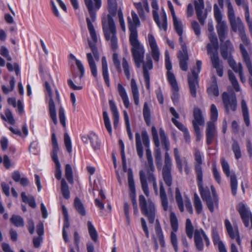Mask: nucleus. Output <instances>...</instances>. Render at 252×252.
I'll use <instances>...</instances> for the list:
<instances>
[{
  "instance_id": "7",
  "label": "nucleus",
  "mask_w": 252,
  "mask_h": 252,
  "mask_svg": "<svg viewBox=\"0 0 252 252\" xmlns=\"http://www.w3.org/2000/svg\"><path fill=\"white\" fill-rule=\"evenodd\" d=\"M215 19L217 22L216 30L220 42H223L228 34V26L226 22L222 20V15L218 5H214Z\"/></svg>"
},
{
  "instance_id": "2",
  "label": "nucleus",
  "mask_w": 252,
  "mask_h": 252,
  "mask_svg": "<svg viewBox=\"0 0 252 252\" xmlns=\"http://www.w3.org/2000/svg\"><path fill=\"white\" fill-rule=\"evenodd\" d=\"M117 0H108L109 14L102 19V29L105 39L109 42L112 49L115 51L118 48V39L115 24L113 17L117 11Z\"/></svg>"
},
{
  "instance_id": "37",
  "label": "nucleus",
  "mask_w": 252,
  "mask_h": 252,
  "mask_svg": "<svg viewBox=\"0 0 252 252\" xmlns=\"http://www.w3.org/2000/svg\"><path fill=\"white\" fill-rule=\"evenodd\" d=\"M159 132L161 145L165 150L166 152H168V151L169 150L170 147V144L168 138L166 136L164 131L162 128L159 129Z\"/></svg>"
},
{
  "instance_id": "38",
  "label": "nucleus",
  "mask_w": 252,
  "mask_h": 252,
  "mask_svg": "<svg viewBox=\"0 0 252 252\" xmlns=\"http://www.w3.org/2000/svg\"><path fill=\"white\" fill-rule=\"evenodd\" d=\"M160 16L162 20V23L160 22L159 20V17H158V22L156 23V24H157L159 29H163L164 31H166L167 28V20L166 14L163 8H161Z\"/></svg>"
},
{
  "instance_id": "9",
  "label": "nucleus",
  "mask_w": 252,
  "mask_h": 252,
  "mask_svg": "<svg viewBox=\"0 0 252 252\" xmlns=\"http://www.w3.org/2000/svg\"><path fill=\"white\" fill-rule=\"evenodd\" d=\"M227 16L231 30L233 32H238L239 34L245 31V26L241 18L235 16V11L231 2L228 4Z\"/></svg>"
},
{
  "instance_id": "41",
  "label": "nucleus",
  "mask_w": 252,
  "mask_h": 252,
  "mask_svg": "<svg viewBox=\"0 0 252 252\" xmlns=\"http://www.w3.org/2000/svg\"><path fill=\"white\" fill-rule=\"evenodd\" d=\"M74 206L78 213L82 216L86 215V211L83 204L78 197H75L74 201Z\"/></svg>"
},
{
  "instance_id": "31",
  "label": "nucleus",
  "mask_w": 252,
  "mask_h": 252,
  "mask_svg": "<svg viewBox=\"0 0 252 252\" xmlns=\"http://www.w3.org/2000/svg\"><path fill=\"white\" fill-rule=\"evenodd\" d=\"M109 105L110 109L112 112L113 114V125L114 127H117L118 123H119V112L117 109V108L112 100L109 101Z\"/></svg>"
},
{
  "instance_id": "62",
  "label": "nucleus",
  "mask_w": 252,
  "mask_h": 252,
  "mask_svg": "<svg viewBox=\"0 0 252 252\" xmlns=\"http://www.w3.org/2000/svg\"><path fill=\"white\" fill-rule=\"evenodd\" d=\"M151 6L153 9V15L154 21L156 23L158 22V6L157 0H152Z\"/></svg>"
},
{
  "instance_id": "33",
  "label": "nucleus",
  "mask_w": 252,
  "mask_h": 252,
  "mask_svg": "<svg viewBox=\"0 0 252 252\" xmlns=\"http://www.w3.org/2000/svg\"><path fill=\"white\" fill-rule=\"evenodd\" d=\"M207 92L210 96H219V91L215 77L212 78V83L211 86L208 88Z\"/></svg>"
},
{
  "instance_id": "1",
  "label": "nucleus",
  "mask_w": 252,
  "mask_h": 252,
  "mask_svg": "<svg viewBox=\"0 0 252 252\" xmlns=\"http://www.w3.org/2000/svg\"><path fill=\"white\" fill-rule=\"evenodd\" d=\"M131 18H127L128 29L130 31L129 40L132 46L131 51L135 65L137 67L139 68L144 59L145 50L138 39L137 28L140 24L139 18L134 11H131Z\"/></svg>"
},
{
  "instance_id": "35",
  "label": "nucleus",
  "mask_w": 252,
  "mask_h": 252,
  "mask_svg": "<svg viewBox=\"0 0 252 252\" xmlns=\"http://www.w3.org/2000/svg\"><path fill=\"white\" fill-rule=\"evenodd\" d=\"M155 231L159 241L160 246L162 247H164L165 246V242L164 240L163 234L159 222L158 220H156Z\"/></svg>"
},
{
  "instance_id": "49",
  "label": "nucleus",
  "mask_w": 252,
  "mask_h": 252,
  "mask_svg": "<svg viewBox=\"0 0 252 252\" xmlns=\"http://www.w3.org/2000/svg\"><path fill=\"white\" fill-rule=\"evenodd\" d=\"M61 191L63 196L65 199H68L70 198L69 187L64 179H62L61 180Z\"/></svg>"
},
{
  "instance_id": "14",
  "label": "nucleus",
  "mask_w": 252,
  "mask_h": 252,
  "mask_svg": "<svg viewBox=\"0 0 252 252\" xmlns=\"http://www.w3.org/2000/svg\"><path fill=\"white\" fill-rule=\"evenodd\" d=\"M180 44L182 50L179 51L178 55L180 67L182 70L187 71L188 69V61L189 60V56L186 43L182 40V38L180 39Z\"/></svg>"
},
{
  "instance_id": "16",
  "label": "nucleus",
  "mask_w": 252,
  "mask_h": 252,
  "mask_svg": "<svg viewBox=\"0 0 252 252\" xmlns=\"http://www.w3.org/2000/svg\"><path fill=\"white\" fill-rule=\"evenodd\" d=\"M174 156L177 168L181 173L183 172V168L184 166L185 171L188 173V161L185 158H182L178 148L174 149Z\"/></svg>"
},
{
  "instance_id": "23",
  "label": "nucleus",
  "mask_w": 252,
  "mask_h": 252,
  "mask_svg": "<svg viewBox=\"0 0 252 252\" xmlns=\"http://www.w3.org/2000/svg\"><path fill=\"white\" fill-rule=\"evenodd\" d=\"M193 113L194 119L192 123L193 128L199 127V126L204 125L205 121L201 109L197 107L194 108Z\"/></svg>"
},
{
  "instance_id": "50",
  "label": "nucleus",
  "mask_w": 252,
  "mask_h": 252,
  "mask_svg": "<svg viewBox=\"0 0 252 252\" xmlns=\"http://www.w3.org/2000/svg\"><path fill=\"white\" fill-rule=\"evenodd\" d=\"M228 75L230 81L231 82L232 85L234 88V89L236 92H239L240 91V87H239L238 81L235 77L234 73L230 70L228 71Z\"/></svg>"
},
{
  "instance_id": "47",
  "label": "nucleus",
  "mask_w": 252,
  "mask_h": 252,
  "mask_svg": "<svg viewBox=\"0 0 252 252\" xmlns=\"http://www.w3.org/2000/svg\"><path fill=\"white\" fill-rule=\"evenodd\" d=\"M10 221L16 227H23L24 226V220L19 215H13L10 219Z\"/></svg>"
},
{
  "instance_id": "26",
  "label": "nucleus",
  "mask_w": 252,
  "mask_h": 252,
  "mask_svg": "<svg viewBox=\"0 0 252 252\" xmlns=\"http://www.w3.org/2000/svg\"><path fill=\"white\" fill-rule=\"evenodd\" d=\"M130 86L134 102L136 105H138L139 93L136 81L133 78L131 80Z\"/></svg>"
},
{
  "instance_id": "10",
  "label": "nucleus",
  "mask_w": 252,
  "mask_h": 252,
  "mask_svg": "<svg viewBox=\"0 0 252 252\" xmlns=\"http://www.w3.org/2000/svg\"><path fill=\"white\" fill-rule=\"evenodd\" d=\"M218 48V46H216L212 43H208L207 46V53L210 56L212 66L216 69L217 74L222 77L223 74V65L219 58Z\"/></svg>"
},
{
  "instance_id": "40",
  "label": "nucleus",
  "mask_w": 252,
  "mask_h": 252,
  "mask_svg": "<svg viewBox=\"0 0 252 252\" xmlns=\"http://www.w3.org/2000/svg\"><path fill=\"white\" fill-rule=\"evenodd\" d=\"M140 180L143 192L146 196L149 195V189L144 172L141 170L139 172Z\"/></svg>"
},
{
  "instance_id": "43",
  "label": "nucleus",
  "mask_w": 252,
  "mask_h": 252,
  "mask_svg": "<svg viewBox=\"0 0 252 252\" xmlns=\"http://www.w3.org/2000/svg\"><path fill=\"white\" fill-rule=\"evenodd\" d=\"M135 140L137 155L140 158H142L143 156V149L141 141V136L139 133L135 134Z\"/></svg>"
},
{
  "instance_id": "58",
  "label": "nucleus",
  "mask_w": 252,
  "mask_h": 252,
  "mask_svg": "<svg viewBox=\"0 0 252 252\" xmlns=\"http://www.w3.org/2000/svg\"><path fill=\"white\" fill-rule=\"evenodd\" d=\"M52 143L53 145V150L52 152V157L58 156L59 152V147L57 142V140L55 133L52 134Z\"/></svg>"
},
{
  "instance_id": "53",
  "label": "nucleus",
  "mask_w": 252,
  "mask_h": 252,
  "mask_svg": "<svg viewBox=\"0 0 252 252\" xmlns=\"http://www.w3.org/2000/svg\"><path fill=\"white\" fill-rule=\"evenodd\" d=\"M143 117L144 120L148 126L151 124L150 110L149 108L147 102H145L143 110Z\"/></svg>"
},
{
  "instance_id": "60",
  "label": "nucleus",
  "mask_w": 252,
  "mask_h": 252,
  "mask_svg": "<svg viewBox=\"0 0 252 252\" xmlns=\"http://www.w3.org/2000/svg\"><path fill=\"white\" fill-rule=\"evenodd\" d=\"M70 226V223L69 221V217L64 218L63 225V237L65 243L68 242V236L66 229L68 228Z\"/></svg>"
},
{
  "instance_id": "45",
  "label": "nucleus",
  "mask_w": 252,
  "mask_h": 252,
  "mask_svg": "<svg viewBox=\"0 0 252 252\" xmlns=\"http://www.w3.org/2000/svg\"><path fill=\"white\" fill-rule=\"evenodd\" d=\"M87 226L88 229L89 233L93 241L96 242L97 241L98 234L94 226L90 221H88Z\"/></svg>"
},
{
  "instance_id": "19",
  "label": "nucleus",
  "mask_w": 252,
  "mask_h": 252,
  "mask_svg": "<svg viewBox=\"0 0 252 252\" xmlns=\"http://www.w3.org/2000/svg\"><path fill=\"white\" fill-rule=\"evenodd\" d=\"M206 135V143L208 145H210L212 143L213 140L217 136L215 125L213 122H209L207 123Z\"/></svg>"
},
{
  "instance_id": "51",
  "label": "nucleus",
  "mask_w": 252,
  "mask_h": 252,
  "mask_svg": "<svg viewBox=\"0 0 252 252\" xmlns=\"http://www.w3.org/2000/svg\"><path fill=\"white\" fill-rule=\"evenodd\" d=\"M21 197L22 201L28 203L31 207L34 208L36 207L35 200L32 196H27L25 192H22Z\"/></svg>"
},
{
  "instance_id": "24",
  "label": "nucleus",
  "mask_w": 252,
  "mask_h": 252,
  "mask_svg": "<svg viewBox=\"0 0 252 252\" xmlns=\"http://www.w3.org/2000/svg\"><path fill=\"white\" fill-rule=\"evenodd\" d=\"M165 67L167 69V78L168 82L176 80L174 73L171 71L172 66L170 61L168 52L166 51L165 53Z\"/></svg>"
},
{
  "instance_id": "12",
  "label": "nucleus",
  "mask_w": 252,
  "mask_h": 252,
  "mask_svg": "<svg viewBox=\"0 0 252 252\" xmlns=\"http://www.w3.org/2000/svg\"><path fill=\"white\" fill-rule=\"evenodd\" d=\"M44 87L45 88L47 96L49 98L48 105L50 116L54 124L56 125L58 124V121L57 118L55 105L53 99V94L52 89L49 83L47 81H46L44 83Z\"/></svg>"
},
{
  "instance_id": "22",
  "label": "nucleus",
  "mask_w": 252,
  "mask_h": 252,
  "mask_svg": "<svg viewBox=\"0 0 252 252\" xmlns=\"http://www.w3.org/2000/svg\"><path fill=\"white\" fill-rule=\"evenodd\" d=\"M234 51L233 44L229 40L224 42L220 47V54L223 59H226L229 56H232L231 54Z\"/></svg>"
},
{
  "instance_id": "59",
  "label": "nucleus",
  "mask_w": 252,
  "mask_h": 252,
  "mask_svg": "<svg viewBox=\"0 0 252 252\" xmlns=\"http://www.w3.org/2000/svg\"><path fill=\"white\" fill-rule=\"evenodd\" d=\"M170 220L172 231L177 232L178 229V222L175 213L173 212L170 213Z\"/></svg>"
},
{
  "instance_id": "25",
  "label": "nucleus",
  "mask_w": 252,
  "mask_h": 252,
  "mask_svg": "<svg viewBox=\"0 0 252 252\" xmlns=\"http://www.w3.org/2000/svg\"><path fill=\"white\" fill-rule=\"evenodd\" d=\"M159 194L162 207L165 211H167L168 210V202L165 190L162 182L160 183Z\"/></svg>"
},
{
  "instance_id": "30",
  "label": "nucleus",
  "mask_w": 252,
  "mask_h": 252,
  "mask_svg": "<svg viewBox=\"0 0 252 252\" xmlns=\"http://www.w3.org/2000/svg\"><path fill=\"white\" fill-rule=\"evenodd\" d=\"M102 75L104 81L108 86L110 85L109 74L108 71V65L105 57H103L101 59Z\"/></svg>"
},
{
  "instance_id": "8",
  "label": "nucleus",
  "mask_w": 252,
  "mask_h": 252,
  "mask_svg": "<svg viewBox=\"0 0 252 252\" xmlns=\"http://www.w3.org/2000/svg\"><path fill=\"white\" fill-rule=\"evenodd\" d=\"M196 67H193L191 69V74H188V83L189 91L191 95L193 97L196 96V91L199 87L198 76L200 72L202 67V62L197 60L196 63Z\"/></svg>"
},
{
  "instance_id": "34",
  "label": "nucleus",
  "mask_w": 252,
  "mask_h": 252,
  "mask_svg": "<svg viewBox=\"0 0 252 252\" xmlns=\"http://www.w3.org/2000/svg\"><path fill=\"white\" fill-rule=\"evenodd\" d=\"M87 58L92 75L94 77H96L97 75L96 66L94 60L93 56L92 53H89L87 54Z\"/></svg>"
},
{
  "instance_id": "3",
  "label": "nucleus",
  "mask_w": 252,
  "mask_h": 252,
  "mask_svg": "<svg viewBox=\"0 0 252 252\" xmlns=\"http://www.w3.org/2000/svg\"><path fill=\"white\" fill-rule=\"evenodd\" d=\"M84 0L91 18V20L89 18H86L88 29L93 41V42H92L90 40H89V45L90 48L91 49L94 58L97 61L99 60V56L95 45V43L97 41V38L92 22H94L95 20L96 11L101 7V0H93L94 3L92 0Z\"/></svg>"
},
{
  "instance_id": "55",
  "label": "nucleus",
  "mask_w": 252,
  "mask_h": 252,
  "mask_svg": "<svg viewBox=\"0 0 252 252\" xmlns=\"http://www.w3.org/2000/svg\"><path fill=\"white\" fill-rule=\"evenodd\" d=\"M52 158L56 165V171L55 176L58 180H60L62 177V173L61 167V164L58 159V156L52 157Z\"/></svg>"
},
{
  "instance_id": "39",
  "label": "nucleus",
  "mask_w": 252,
  "mask_h": 252,
  "mask_svg": "<svg viewBox=\"0 0 252 252\" xmlns=\"http://www.w3.org/2000/svg\"><path fill=\"white\" fill-rule=\"evenodd\" d=\"M241 107L243 112L244 121L247 126H249L250 124L249 119V114L248 108L246 101L243 99L241 101Z\"/></svg>"
},
{
  "instance_id": "28",
  "label": "nucleus",
  "mask_w": 252,
  "mask_h": 252,
  "mask_svg": "<svg viewBox=\"0 0 252 252\" xmlns=\"http://www.w3.org/2000/svg\"><path fill=\"white\" fill-rule=\"evenodd\" d=\"M143 63V76L149 75V70H151L153 67V62L150 55L147 54L146 56V61L142 62Z\"/></svg>"
},
{
  "instance_id": "27",
  "label": "nucleus",
  "mask_w": 252,
  "mask_h": 252,
  "mask_svg": "<svg viewBox=\"0 0 252 252\" xmlns=\"http://www.w3.org/2000/svg\"><path fill=\"white\" fill-rule=\"evenodd\" d=\"M118 90L124 105L126 108H128L129 105V101L125 88L121 84L119 83L118 84Z\"/></svg>"
},
{
  "instance_id": "21",
  "label": "nucleus",
  "mask_w": 252,
  "mask_h": 252,
  "mask_svg": "<svg viewBox=\"0 0 252 252\" xmlns=\"http://www.w3.org/2000/svg\"><path fill=\"white\" fill-rule=\"evenodd\" d=\"M195 9L200 23L203 25L205 23V20L207 17V14L203 13L204 9L203 0H197L194 2Z\"/></svg>"
},
{
  "instance_id": "4",
  "label": "nucleus",
  "mask_w": 252,
  "mask_h": 252,
  "mask_svg": "<svg viewBox=\"0 0 252 252\" xmlns=\"http://www.w3.org/2000/svg\"><path fill=\"white\" fill-rule=\"evenodd\" d=\"M201 173H199L197 177V185L199 191L202 199L206 202L207 207L210 212H213L214 210V206H218V200L217 195L215 191L214 187L211 186V190L213 195L212 198L210 196V193L208 188H204L203 183V176H201Z\"/></svg>"
},
{
  "instance_id": "6",
  "label": "nucleus",
  "mask_w": 252,
  "mask_h": 252,
  "mask_svg": "<svg viewBox=\"0 0 252 252\" xmlns=\"http://www.w3.org/2000/svg\"><path fill=\"white\" fill-rule=\"evenodd\" d=\"M139 206L141 213L146 216L150 223L153 224L155 220L156 209L154 203L151 200H147L143 195L139 196Z\"/></svg>"
},
{
  "instance_id": "13",
  "label": "nucleus",
  "mask_w": 252,
  "mask_h": 252,
  "mask_svg": "<svg viewBox=\"0 0 252 252\" xmlns=\"http://www.w3.org/2000/svg\"><path fill=\"white\" fill-rule=\"evenodd\" d=\"M152 135L153 137V142L156 149L155 151V157L156 159V165L157 168L160 169L162 166V159L161 151L159 148L160 142L158 138L157 130L155 126L152 127Z\"/></svg>"
},
{
  "instance_id": "61",
  "label": "nucleus",
  "mask_w": 252,
  "mask_h": 252,
  "mask_svg": "<svg viewBox=\"0 0 252 252\" xmlns=\"http://www.w3.org/2000/svg\"><path fill=\"white\" fill-rule=\"evenodd\" d=\"M186 232L190 239L192 238L193 233V227L189 219H188L186 222Z\"/></svg>"
},
{
  "instance_id": "32",
  "label": "nucleus",
  "mask_w": 252,
  "mask_h": 252,
  "mask_svg": "<svg viewBox=\"0 0 252 252\" xmlns=\"http://www.w3.org/2000/svg\"><path fill=\"white\" fill-rule=\"evenodd\" d=\"M172 88L173 92L172 95L171 96L173 101L175 103L177 102L179 98V88L177 84V80H174L169 82Z\"/></svg>"
},
{
  "instance_id": "48",
  "label": "nucleus",
  "mask_w": 252,
  "mask_h": 252,
  "mask_svg": "<svg viewBox=\"0 0 252 252\" xmlns=\"http://www.w3.org/2000/svg\"><path fill=\"white\" fill-rule=\"evenodd\" d=\"M69 57L70 59L74 60L75 61L76 65L80 72L79 77L80 79L81 80L82 78L84 76L85 73L84 67L82 62L80 60L77 59L75 56L71 53L69 54Z\"/></svg>"
},
{
  "instance_id": "44",
  "label": "nucleus",
  "mask_w": 252,
  "mask_h": 252,
  "mask_svg": "<svg viewBox=\"0 0 252 252\" xmlns=\"http://www.w3.org/2000/svg\"><path fill=\"white\" fill-rule=\"evenodd\" d=\"M173 24L174 29L177 32V33L180 36L179 38V42H180V39L182 38L183 40L182 34H183V25L182 22L180 20H179L177 17H174L173 18Z\"/></svg>"
},
{
  "instance_id": "63",
  "label": "nucleus",
  "mask_w": 252,
  "mask_h": 252,
  "mask_svg": "<svg viewBox=\"0 0 252 252\" xmlns=\"http://www.w3.org/2000/svg\"><path fill=\"white\" fill-rule=\"evenodd\" d=\"M65 175L68 182L71 184H73L72 170L71 166L68 164H66L65 166Z\"/></svg>"
},
{
  "instance_id": "20",
  "label": "nucleus",
  "mask_w": 252,
  "mask_h": 252,
  "mask_svg": "<svg viewBox=\"0 0 252 252\" xmlns=\"http://www.w3.org/2000/svg\"><path fill=\"white\" fill-rule=\"evenodd\" d=\"M225 225L227 232L229 237L232 239H235L237 244L240 246L241 244V241L237 227L233 228L230 222L228 220H225Z\"/></svg>"
},
{
  "instance_id": "57",
  "label": "nucleus",
  "mask_w": 252,
  "mask_h": 252,
  "mask_svg": "<svg viewBox=\"0 0 252 252\" xmlns=\"http://www.w3.org/2000/svg\"><path fill=\"white\" fill-rule=\"evenodd\" d=\"M5 117L2 114H0L1 118L4 121H8L10 124L13 125L15 123V120L12 116L11 111L9 109H7L5 111Z\"/></svg>"
},
{
  "instance_id": "5",
  "label": "nucleus",
  "mask_w": 252,
  "mask_h": 252,
  "mask_svg": "<svg viewBox=\"0 0 252 252\" xmlns=\"http://www.w3.org/2000/svg\"><path fill=\"white\" fill-rule=\"evenodd\" d=\"M239 35L242 42V43L240 44V52L242 54L243 61L246 63L251 75L249 77V83L252 88V64L249 54L244 46H247L250 50L252 48V46L251 41L247 35L245 31L240 33Z\"/></svg>"
},
{
  "instance_id": "42",
  "label": "nucleus",
  "mask_w": 252,
  "mask_h": 252,
  "mask_svg": "<svg viewBox=\"0 0 252 252\" xmlns=\"http://www.w3.org/2000/svg\"><path fill=\"white\" fill-rule=\"evenodd\" d=\"M172 162L171 158L168 152H165L164 155V165L162 171H171Z\"/></svg>"
},
{
  "instance_id": "29",
  "label": "nucleus",
  "mask_w": 252,
  "mask_h": 252,
  "mask_svg": "<svg viewBox=\"0 0 252 252\" xmlns=\"http://www.w3.org/2000/svg\"><path fill=\"white\" fill-rule=\"evenodd\" d=\"M146 155L147 159V162L145 165V170L147 171H155V169L154 165L153 159L152 156V153L149 148L146 150Z\"/></svg>"
},
{
  "instance_id": "36",
  "label": "nucleus",
  "mask_w": 252,
  "mask_h": 252,
  "mask_svg": "<svg viewBox=\"0 0 252 252\" xmlns=\"http://www.w3.org/2000/svg\"><path fill=\"white\" fill-rule=\"evenodd\" d=\"M195 159L197 162L195 165V170L196 174V176L198 177L199 173H201V176H203L201 164L202 163V157L201 154L199 151H197L195 153Z\"/></svg>"
},
{
  "instance_id": "52",
  "label": "nucleus",
  "mask_w": 252,
  "mask_h": 252,
  "mask_svg": "<svg viewBox=\"0 0 252 252\" xmlns=\"http://www.w3.org/2000/svg\"><path fill=\"white\" fill-rule=\"evenodd\" d=\"M128 176V183L129 189L131 193L135 192V184L133 179V173L131 168L128 169L127 170Z\"/></svg>"
},
{
  "instance_id": "18",
  "label": "nucleus",
  "mask_w": 252,
  "mask_h": 252,
  "mask_svg": "<svg viewBox=\"0 0 252 252\" xmlns=\"http://www.w3.org/2000/svg\"><path fill=\"white\" fill-rule=\"evenodd\" d=\"M148 43L151 50L152 56L155 61L158 62L159 60L160 52L156 40L151 34H148Z\"/></svg>"
},
{
  "instance_id": "54",
  "label": "nucleus",
  "mask_w": 252,
  "mask_h": 252,
  "mask_svg": "<svg viewBox=\"0 0 252 252\" xmlns=\"http://www.w3.org/2000/svg\"><path fill=\"white\" fill-rule=\"evenodd\" d=\"M193 203L196 213L198 214H201L203 210L202 204L200 199L196 193L194 194Z\"/></svg>"
},
{
  "instance_id": "46",
  "label": "nucleus",
  "mask_w": 252,
  "mask_h": 252,
  "mask_svg": "<svg viewBox=\"0 0 252 252\" xmlns=\"http://www.w3.org/2000/svg\"><path fill=\"white\" fill-rule=\"evenodd\" d=\"M175 198L178 205V207L181 212L184 211V205L182 198V196L180 190L178 188L176 189L175 190Z\"/></svg>"
},
{
  "instance_id": "15",
  "label": "nucleus",
  "mask_w": 252,
  "mask_h": 252,
  "mask_svg": "<svg viewBox=\"0 0 252 252\" xmlns=\"http://www.w3.org/2000/svg\"><path fill=\"white\" fill-rule=\"evenodd\" d=\"M221 163L222 170L227 177L230 176V185L232 193L233 195H235L237 193V180L236 176L234 174L230 175V168L228 162L224 159H221Z\"/></svg>"
},
{
  "instance_id": "64",
  "label": "nucleus",
  "mask_w": 252,
  "mask_h": 252,
  "mask_svg": "<svg viewBox=\"0 0 252 252\" xmlns=\"http://www.w3.org/2000/svg\"><path fill=\"white\" fill-rule=\"evenodd\" d=\"M162 177L166 185L170 187L172 184L171 171H162Z\"/></svg>"
},
{
  "instance_id": "11",
  "label": "nucleus",
  "mask_w": 252,
  "mask_h": 252,
  "mask_svg": "<svg viewBox=\"0 0 252 252\" xmlns=\"http://www.w3.org/2000/svg\"><path fill=\"white\" fill-rule=\"evenodd\" d=\"M222 100L225 111L229 114L230 111H235L237 103L235 94H228L224 92L222 94Z\"/></svg>"
},
{
  "instance_id": "17",
  "label": "nucleus",
  "mask_w": 252,
  "mask_h": 252,
  "mask_svg": "<svg viewBox=\"0 0 252 252\" xmlns=\"http://www.w3.org/2000/svg\"><path fill=\"white\" fill-rule=\"evenodd\" d=\"M238 211L240 213L245 226L248 227L249 226V220L251 222L252 228V215L249 209L244 204H239Z\"/></svg>"
},
{
  "instance_id": "56",
  "label": "nucleus",
  "mask_w": 252,
  "mask_h": 252,
  "mask_svg": "<svg viewBox=\"0 0 252 252\" xmlns=\"http://www.w3.org/2000/svg\"><path fill=\"white\" fill-rule=\"evenodd\" d=\"M155 171H147L146 175L148 178V179L149 182H151L153 183V188L155 193L156 194H158V186L156 182V178L154 176V172Z\"/></svg>"
}]
</instances>
